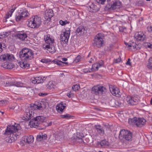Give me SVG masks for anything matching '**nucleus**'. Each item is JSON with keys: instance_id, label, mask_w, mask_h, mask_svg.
Returning a JSON list of instances; mask_svg holds the SVG:
<instances>
[{"instance_id": "1", "label": "nucleus", "mask_w": 152, "mask_h": 152, "mask_svg": "<svg viewBox=\"0 0 152 152\" xmlns=\"http://www.w3.org/2000/svg\"><path fill=\"white\" fill-rule=\"evenodd\" d=\"M20 126L19 124L8 126L5 130L4 134L8 138L6 140L7 142L10 143L14 142L17 138V137L20 134Z\"/></svg>"}, {"instance_id": "2", "label": "nucleus", "mask_w": 152, "mask_h": 152, "mask_svg": "<svg viewBox=\"0 0 152 152\" xmlns=\"http://www.w3.org/2000/svg\"><path fill=\"white\" fill-rule=\"evenodd\" d=\"M44 39L46 44L43 45V48L44 49H47L50 52H54L55 47L52 45L54 42V39L53 37L48 34L44 36Z\"/></svg>"}, {"instance_id": "3", "label": "nucleus", "mask_w": 152, "mask_h": 152, "mask_svg": "<svg viewBox=\"0 0 152 152\" xmlns=\"http://www.w3.org/2000/svg\"><path fill=\"white\" fill-rule=\"evenodd\" d=\"M33 53L31 49L24 48L19 53V57L21 60L29 61L33 58Z\"/></svg>"}, {"instance_id": "4", "label": "nucleus", "mask_w": 152, "mask_h": 152, "mask_svg": "<svg viewBox=\"0 0 152 152\" xmlns=\"http://www.w3.org/2000/svg\"><path fill=\"white\" fill-rule=\"evenodd\" d=\"M146 120L143 118L134 117L129 119L128 123L131 125L136 126L138 127H141L145 126Z\"/></svg>"}, {"instance_id": "5", "label": "nucleus", "mask_w": 152, "mask_h": 152, "mask_svg": "<svg viewBox=\"0 0 152 152\" xmlns=\"http://www.w3.org/2000/svg\"><path fill=\"white\" fill-rule=\"evenodd\" d=\"M132 134L130 131L122 129L121 130L119 134V138L123 141H131L132 140Z\"/></svg>"}, {"instance_id": "6", "label": "nucleus", "mask_w": 152, "mask_h": 152, "mask_svg": "<svg viewBox=\"0 0 152 152\" xmlns=\"http://www.w3.org/2000/svg\"><path fill=\"white\" fill-rule=\"evenodd\" d=\"M104 34L102 33H99L95 37L94 46L100 48L103 46L104 43Z\"/></svg>"}, {"instance_id": "7", "label": "nucleus", "mask_w": 152, "mask_h": 152, "mask_svg": "<svg viewBox=\"0 0 152 152\" xmlns=\"http://www.w3.org/2000/svg\"><path fill=\"white\" fill-rule=\"evenodd\" d=\"M106 92V89L105 87L98 85L93 87L91 90V93L96 95L105 94Z\"/></svg>"}, {"instance_id": "8", "label": "nucleus", "mask_w": 152, "mask_h": 152, "mask_svg": "<svg viewBox=\"0 0 152 152\" xmlns=\"http://www.w3.org/2000/svg\"><path fill=\"white\" fill-rule=\"evenodd\" d=\"M108 2L107 6L114 10L119 9L121 6V2L118 1H115L110 2V0H107Z\"/></svg>"}, {"instance_id": "9", "label": "nucleus", "mask_w": 152, "mask_h": 152, "mask_svg": "<svg viewBox=\"0 0 152 152\" xmlns=\"http://www.w3.org/2000/svg\"><path fill=\"white\" fill-rule=\"evenodd\" d=\"M70 30L69 28H66L65 31L64 32L63 34L61 35V40L62 42L66 43L68 42L69 37Z\"/></svg>"}, {"instance_id": "10", "label": "nucleus", "mask_w": 152, "mask_h": 152, "mask_svg": "<svg viewBox=\"0 0 152 152\" xmlns=\"http://www.w3.org/2000/svg\"><path fill=\"white\" fill-rule=\"evenodd\" d=\"M53 15V11L52 9H50L47 10L44 15V17L45 19V23L48 24L50 21L51 18Z\"/></svg>"}, {"instance_id": "11", "label": "nucleus", "mask_w": 152, "mask_h": 152, "mask_svg": "<svg viewBox=\"0 0 152 152\" xmlns=\"http://www.w3.org/2000/svg\"><path fill=\"white\" fill-rule=\"evenodd\" d=\"M38 16L36 15L31 18L29 19L28 26L32 28H35L37 26V22L38 21Z\"/></svg>"}, {"instance_id": "12", "label": "nucleus", "mask_w": 152, "mask_h": 152, "mask_svg": "<svg viewBox=\"0 0 152 152\" xmlns=\"http://www.w3.org/2000/svg\"><path fill=\"white\" fill-rule=\"evenodd\" d=\"M34 111L30 110L28 108H27L23 116V119L26 121L29 120L34 116Z\"/></svg>"}, {"instance_id": "13", "label": "nucleus", "mask_w": 152, "mask_h": 152, "mask_svg": "<svg viewBox=\"0 0 152 152\" xmlns=\"http://www.w3.org/2000/svg\"><path fill=\"white\" fill-rule=\"evenodd\" d=\"M1 59L3 61H13L15 59L14 56L12 54L7 53L2 55L0 57Z\"/></svg>"}, {"instance_id": "14", "label": "nucleus", "mask_w": 152, "mask_h": 152, "mask_svg": "<svg viewBox=\"0 0 152 152\" xmlns=\"http://www.w3.org/2000/svg\"><path fill=\"white\" fill-rule=\"evenodd\" d=\"M89 8H88V10L89 11L91 12H95L99 11V7L98 4H95L92 3L91 5L89 6Z\"/></svg>"}, {"instance_id": "15", "label": "nucleus", "mask_w": 152, "mask_h": 152, "mask_svg": "<svg viewBox=\"0 0 152 152\" xmlns=\"http://www.w3.org/2000/svg\"><path fill=\"white\" fill-rule=\"evenodd\" d=\"M126 101L128 104L132 105H134L137 104L138 102V100L135 97L127 96L126 97Z\"/></svg>"}, {"instance_id": "16", "label": "nucleus", "mask_w": 152, "mask_h": 152, "mask_svg": "<svg viewBox=\"0 0 152 152\" xmlns=\"http://www.w3.org/2000/svg\"><path fill=\"white\" fill-rule=\"evenodd\" d=\"M29 125L31 127L37 128L38 127V116L32 119L29 122Z\"/></svg>"}, {"instance_id": "17", "label": "nucleus", "mask_w": 152, "mask_h": 152, "mask_svg": "<svg viewBox=\"0 0 152 152\" xmlns=\"http://www.w3.org/2000/svg\"><path fill=\"white\" fill-rule=\"evenodd\" d=\"M103 64V62L102 61L100 63L94 64L92 65L91 71H97L100 67L102 66Z\"/></svg>"}, {"instance_id": "18", "label": "nucleus", "mask_w": 152, "mask_h": 152, "mask_svg": "<svg viewBox=\"0 0 152 152\" xmlns=\"http://www.w3.org/2000/svg\"><path fill=\"white\" fill-rule=\"evenodd\" d=\"M5 86H15L18 87H21L22 86V84L20 82L16 81L14 82H10L6 83L5 84Z\"/></svg>"}, {"instance_id": "19", "label": "nucleus", "mask_w": 152, "mask_h": 152, "mask_svg": "<svg viewBox=\"0 0 152 152\" xmlns=\"http://www.w3.org/2000/svg\"><path fill=\"white\" fill-rule=\"evenodd\" d=\"M17 37L20 40L23 41L28 37V35L26 33L24 32L23 31H21L18 33Z\"/></svg>"}, {"instance_id": "20", "label": "nucleus", "mask_w": 152, "mask_h": 152, "mask_svg": "<svg viewBox=\"0 0 152 152\" xmlns=\"http://www.w3.org/2000/svg\"><path fill=\"white\" fill-rule=\"evenodd\" d=\"M135 36L137 39L140 41L144 40L145 38V35L143 33L141 32L136 33Z\"/></svg>"}, {"instance_id": "21", "label": "nucleus", "mask_w": 152, "mask_h": 152, "mask_svg": "<svg viewBox=\"0 0 152 152\" xmlns=\"http://www.w3.org/2000/svg\"><path fill=\"white\" fill-rule=\"evenodd\" d=\"M18 64L20 66L23 68H27L29 66V64L27 61L21 60L18 63Z\"/></svg>"}, {"instance_id": "22", "label": "nucleus", "mask_w": 152, "mask_h": 152, "mask_svg": "<svg viewBox=\"0 0 152 152\" xmlns=\"http://www.w3.org/2000/svg\"><path fill=\"white\" fill-rule=\"evenodd\" d=\"M18 64L20 66L23 68H27L29 66V64L27 61L21 60L18 63Z\"/></svg>"}, {"instance_id": "23", "label": "nucleus", "mask_w": 152, "mask_h": 152, "mask_svg": "<svg viewBox=\"0 0 152 152\" xmlns=\"http://www.w3.org/2000/svg\"><path fill=\"white\" fill-rule=\"evenodd\" d=\"M65 104L63 102H61L60 104H58L56 106V109L58 112L61 113L64 110L66 107V106L64 105Z\"/></svg>"}, {"instance_id": "24", "label": "nucleus", "mask_w": 152, "mask_h": 152, "mask_svg": "<svg viewBox=\"0 0 152 152\" xmlns=\"http://www.w3.org/2000/svg\"><path fill=\"white\" fill-rule=\"evenodd\" d=\"M86 31L85 30L84 27L83 26H80L77 28L76 33V34L81 35L86 33Z\"/></svg>"}, {"instance_id": "25", "label": "nucleus", "mask_w": 152, "mask_h": 152, "mask_svg": "<svg viewBox=\"0 0 152 152\" xmlns=\"http://www.w3.org/2000/svg\"><path fill=\"white\" fill-rule=\"evenodd\" d=\"M110 89L111 93L114 96L118 97H119L120 96V92L118 89L116 90L115 88H110Z\"/></svg>"}, {"instance_id": "26", "label": "nucleus", "mask_w": 152, "mask_h": 152, "mask_svg": "<svg viewBox=\"0 0 152 152\" xmlns=\"http://www.w3.org/2000/svg\"><path fill=\"white\" fill-rule=\"evenodd\" d=\"M95 127L97 132L101 135H103L104 133V132L102 127L101 125H95Z\"/></svg>"}, {"instance_id": "27", "label": "nucleus", "mask_w": 152, "mask_h": 152, "mask_svg": "<svg viewBox=\"0 0 152 152\" xmlns=\"http://www.w3.org/2000/svg\"><path fill=\"white\" fill-rule=\"evenodd\" d=\"M55 86V82L53 81L49 82L46 86L47 88L50 90L54 88Z\"/></svg>"}, {"instance_id": "28", "label": "nucleus", "mask_w": 152, "mask_h": 152, "mask_svg": "<svg viewBox=\"0 0 152 152\" xmlns=\"http://www.w3.org/2000/svg\"><path fill=\"white\" fill-rule=\"evenodd\" d=\"M20 15L22 16V18L24 19L25 18L28 17L29 15V13L26 10H20L19 11Z\"/></svg>"}, {"instance_id": "29", "label": "nucleus", "mask_w": 152, "mask_h": 152, "mask_svg": "<svg viewBox=\"0 0 152 152\" xmlns=\"http://www.w3.org/2000/svg\"><path fill=\"white\" fill-rule=\"evenodd\" d=\"M34 141V138L32 135H30L29 136H26L25 138V141L28 143H32Z\"/></svg>"}, {"instance_id": "30", "label": "nucleus", "mask_w": 152, "mask_h": 152, "mask_svg": "<svg viewBox=\"0 0 152 152\" xmlns=\"http://www.w3.org/2000/svg\"><path fill=\"white\" fill-rule=\"evenodd\" d=\"M45 107V103L42 101H39V110H43Z\"/></svg>"}, {"instance_id": "31", "label": "nucleus", "mask_w": 152, "mask_h": 152, "mask_svg": "<svg viewBox=\"0 0 152 152\" xmlns=\"http://www.w3.org/2000/svg\"><path fill=\"white\" fill-rule=\"evenodd\" d=\"M100 145L102 147H105L109 146V143L106 140H104L101 141Z\"/></svg>"}, {"instance_id": "32", "label": "nucleus", "mask_w": 152, "mask_h": 152, "mask_svg": "<svg viewBox=\"0 0 152 152\" xmlns=\"http://www.w3.org/2000/svg\"><path fill=\"white\" fill-rule=\"evenodd\" d=\"M47 138V135L45 134H43L42 132L39 133V140H46Z\"/></svg>"}, {"instance_id": "33", "label": "nucleus", "mask_w": 152, "mask_h": 152, "mask_svg": "<svg viewBox=\"0 0 152 152\" xmlns=\"http://www.w3.org/2000/svg\"><path fill=\"white\" fill-rule=\"evenodd\" d=\"M37 103L38 102H37ZM30 110H36L38 109V104H34L32 106H30L28 107Z\"/></svg>"}, {"instance_id": "34", "label": "nucleus", "mask_w": 152, "mask_h": 152, "mask_svg": "<svg viewBox=\"0 0 152 152\" xmlns=\"http://www.w3.org/2000/svg\"><path fill=\"white\" fill-rule=\"evenodd\" d=\"M15 66V65L12 63H6L4 65V67L9 69H12Z\"/></svg>"}, {"instance_id": "35", "label": "nucleus", "mask_w": 152, "mask_h": 152, "mask_svg": "<svg viewBox=\"0 0 152 152\" xmlns=\"http://www.w3.org/2000/svg\"><path fill=\"white\" fill-rule=\"evenodd\" d=\"M147 66L149 69L152 70V57H151L149 59L148 62Z\"/></svg>"}, {"instance_id": "36", "label": "nucleus", "mask_w": 152, "mask_h": 152, "mask_svg": "<svg viewBox=\"0 0 152 152\" xmlns=\"http://www.w3.org/2000/svg\"><path fill=\"white\" fill-rule=\"evenodd\" d=\"M15 18L17 21H19L23 19L22 16L20 14L19 11L16 14Z\"/></svg>"}, {"instance_id": "37", "label": "nucleus", "mask_w": 152, "mask_h": 152, "mask_svg": "<svg viewBox=\"0 0 152 152\" xmlns=\"http://www.w3.org/2000/svg\"><path fill=\"white\" fill-rule=\"evenodd\" d=\"M46 121L45 117L43 116H39V124L40 123H44Z\"/></svg>"}, {"instance_id": "38", "label": "nucleus", "mask_w": 152, "mask_h": 152, "mask_svg": "<svg viewBox=\"0 0 152 152\" xmlns=\"http://www.w3.org/2000/svg\"><path fill=\"white\" fill-rule=\"evenodd\" d=\"M47 77L40 76L39 77V84L42 83L45 81Z\"/></svg>"}, {"instance_id": "39", "label": "nucleus", "mask_w": 152, "mask_h": 152, "mask_svg": "<svg viewBox=\"0 0 152 152\" xmlns=\"http://www.w3.org/2000/svg\"><path fill=\"white\" fill-rule=\"evenodd\" d=\"M79 135H83V134L80 133H79V134H77V136L76 140H78V142H83V140L82 139V136L81 135L80 137H79L78 136Z\"/></svg>"}, {"instance_id": "40", "label": "nucleus", "mask_w": 152, "mask_h": 152, "mask_svg": "<svg viewBox=\"0 0 152 152\" xmlns=\"http://www.w3.org/2000/svg\"><path fill=\"white\" fill-rule=\"evenodd\" d=\"M53 62H54V64H58V65H61V64L62 63H64L65 64H67L68 63L67 62H63L61 61H59L58 60H54L53 61Z\"/></svg>"}, {"instance_id": "41", "label": "nucleus", "mask_w": 152, "mask_h": 152, "mask_svg": "<svg viewBox=\"0 0 152 152\" xmlns=\"http://www.w3.org/2000/svg\"><path fill=\"white\" fill-rule=\"evenodd\" d=\"M15 8H12V9L11 11L9 12L6 15V18H9V17H11V15L12 14V13H13L14 11L15 10Z\"/></svg>"}, {"instance_id": "42", "label": "nucleus", "mask_w": 152, "mask_h": 152, "mask_svg": "<svg viewBox=\"0 0 152 152\" xmlns=\"http://www.w3.org/2000/svg\"><path fill=\"white\" fill-rule=\"evenodd\" d=\"M137 45L134 42H130V45H129V46L128 47L129 48H130L132 47L134 49H136L137 48Z\"/></svg>"}, {"instance_id": "43", "label": "nucleus", "mask_w": 152, "mask_h": 152, "mask_svg": "<svg viewBox=\"0 0 152 152\" xmlns=\"http://www.w3.org/2000/svg\"><path fill=\"white\" fill-rule=\"evenodd\" d=\"M80 88L79 85L77 84H75L73 85L72 87V89L74 91H77Z\"/></svg>"}, {"instance_id": "44", "label": "nucleus", "mask_w": 152, "mask_h": 152, "mask_svg": "<svg viewBox=\"0 0 152 152\" xmlns=\"http://www.w3.org/2000/svg\"><path fill=\"white\" fill-rule=\"evenodd\" d=\"M38 77H32L31 79V81L33 83L35 84L37 83V80H38Z\"/></svg>"}, {"instance_id": "45", "label": "nucleus", "mask_w": 152, "mask_h": 152, "mask_svg": "<svg viewBox=\"0 0 152 152\" xmlns=\"http://www.w3.org/2000/svg\"><path fill=\"white\" fill-rule=\"evenodd\" d=\"M60 117L62 118L68 119L70 118L71 117V116L69 114H66L64 115H61Z\"/></svg>"}, {"instance_id": "46", "label": "nucleus", "mask_w": 152, "mask_h": 152, "mask_svg": "<svg viewBox=\"0 0 152 152\" xmlns=\"http://www.w3.org/2000/svg\"><path fill=\"white\" fill-rule=\"evenodd\" d=\"M59 23L60 25L63 26L69 23V21H67L66 20L64 21L61 20L59 21Z\"/></svg>"}, {"instance_id": "47", "label": "nucleus", "mask_w": 152, "mask_h": 152, "mask_svg": "<svg viewBox=\"0 0 152 152\" xmlns=\"http://www.w3.org/2000/svg\"><path fill=\"white\" fill-rule=\"evenodd\" d=\"M7 104L6 101L2 100L0 101V106H5Z\"/></svg>"}, {"instance_id": "48", "label": "nucleus", "mask_w": 152, "mask_h": 152, "mask_svg": "<svg viewBox=\"0 0 152 152\" xmlns=\"http://www.w3.org/2000/svg\"><path fill=\"white\" fill-rule=\"evenodd\" d=\"M50 61V60L49 59H42L40 61L42 62L43 63H47L48 62H49Z\"/></svg>"}, {"instance_id": "49", "label": "nucleus", "mask_w": 152, "mask_h": 152, "mask_svg": "<svg viewBox=\"0 0 152 152\" xmlns=\"http://www.w3.org/2000/svg\"><path fill=\"white\" fill-rule=\"evenodd\" d=\"M83 71L85 73H87L88 72H90L91 71V69L88 68L84 69H83Z\"/></svg>"}, {"instance_id": "50", "label": "nucleus", "mask_w": 152, "mask_h": 152, "mask_svg": "<svg viewBox=\"0 0 152 152\" xmlns=\"http://www.w3.org/2000/svg\"><path fill=\"white\" fill-rule=\"evenodd\" d=\"M80 58L81 56H80L78 55L77 56L75 60V61L76 62H79L80 60Z\"/></svg>"}, {"instance_id": "51", "label": "nucleus", "mask_w": 152, "mask_h": 152, "mask_svg": "<svg viewBox=\"0 0 152 152\" xmlns=\"http://www.w3.org/2000/svg\"><path fill=\"white\" fill-rule=\"evenodd\" d=\"M97 2L99 4H103L106 0H96Z\"/></svg>"}, {"instance_id": "52", "label": "nucleus", "mask_w": 152, "mask_h": 152, "mask_svg": "<svg viewBox=\"0 0 152 152\" xmlns=\"http://www.w3.org/2000/svg\"><path fill=\"white\" fill-rule=\"evenodd\" d=\"M146 46L148 48H152V42L147 43Z\"/></svg>"}, {"instance_id": "53", "label": "nucleus", "mask_w": 152, "mask_h": 152, "mask_svg": "<svg viewBox=\"0 0 152 152\" xmlns=\"http://www.w3.org/2000/svg\"><path fill=\"white\" fill-rule=\"evenodd\" d=\"M10 34V32H3V33H2V34H4V37H7L8 35Z\"/></svg>"}, {"instance_id": "54", "label": "nucleus", "mask_w": 152, "mask_h": 152, "mask_svg": "<svg viewBox=\"0 0 152 152\" xmlns=\"http://www.w3.org/2000/svg\"><path fill=\"white\" fill-rule=\"evenodd\" d=\"M48 95V94L47 93H39V96H46Z\"/></svg>"}, {"instance_id": "55", "label": "nucleus", "mask_w": 152, "mask_h": 152, "mask_svg": "<svg viewBox=\"0 0 152 152\" xmlns=\"http://www.w3.org/2000/svg\"><path fill=\"white\" fill-rule=\"evenodd\" d=\"M121 61V59L120 57L118 58V59H116L115 61V63H118L120 62Z\"/></svg>"}, {"instance_id": "56", "label": "nucleus", "mask_w": 152, "mask_h": 152, "mask_svg": "<svg viewBox=\"0 0 152 152\" xmlns=\"http://www.w3.org/2000/svg\"><path fill=\"white\" fill-rule=\"evenodd\" d=\"M114 47V46L112 44H110L109 45V50H110Z\"/></svg>"}, {"instance_id": "57", "label": "nucleus", "mask_w": 152, "mask_h": 152, "mask_svg": "<svg viewBox=\"0 0 152 152\" xmlns=\"http://www.w3.org/2000/svg\"><path fill=\"white\" fill-rule=\"evenodd\" d=\"M130 59L129 58L128 59V61L126 63V64L127 65H130L131 64V63L130 62Z\"/></svg>"}, {"instance_id": "58", "label": "nucleus", "mask_w": 152, "mask_h": 152, "mask_svg": "<svg viewBox=\"0 0 152 152\" xmlns=\"http://www.w3.org/2000/svg\"><path fill=\"white\" fill-rule=\"evenodd\" d=\"M147 29L148 31H151L152 32V26L150 27H148L147 28Z\"/></svg>"}, {"instance_id": "59", "label": "nucleus", "mask_w": 152, "mask_h": 152, "mask_svg": "<svg viewBox=\"0 0 152 152\" xmlns=\"http://www.w3.org/2000/svg\"><path fill=\"white\" fill-rule=\"evenodd\" d=\"M2 44L0 43V53L2 51Z\"/></svg>"}, {"instance_id": "60", "label": "nucleus", "mask_w": 152, "mask_h": 152, "mask_svg": "<svg viewBox=\"0 0 152 152\" xmlns=\"http://www.w3.org/2000/svg\"><path fill=\"white\" fill-rule=\"evenodd\" d=\"M62 61H67V58H62L61 59Z\"/></svg>"}, {"instance_id": "61", "label": "nucleus", "mask_w": 152, "mask_h": 152, "mask_svg": "<svg viewBox=\"0 0 152 152\" xmlns=\"http://www.w3.org/2000/svg\"><path fill=\"white\" fill-rule=\"evenodd\" d=\"M130 42H129V43H127V42H124V43L125 44V45L128 47V46H129V45H130Z\"/></svg>"}, {"instance_id": "62", "label": "nucleus", "mask_w": 152, "mask_h": 152, "mask_svg": "<svg viewBox=\"0 0 152 152\" xmlns=\"http://www.w3.org/2000/svg\"><path fill=\"white\" fill-rule=\"evenodd\" d=\"M52 125V122L51 121L50 123H49V124H48V125H47V126H50Z\"/></svg>"}, {"instance_id": "63", "label": "nucleus", "mask_w": 152, "mask_h": 152, "mask_svg": "<svg viewBox=\"0 0 152 152\" xmlns=\"http://www.w3.org/2000/svg\"><path fill=\"white\" fill-rule=\"evenodd\" d=\"M46 127V126H45L44 127H43V128H39L38 129H39V130H42V129H45V128Z\"/></svg>"}, {"instance_id": "64", "label": "nucleus", "mask_w": 152, "mask_h": 152, "mask_svg": "<svg viewBox=\"0 0 152 152\" xmlns=\"http://www.w3.org/2000/svg\"><path fill=\"white\" fill-rule=\"evenodd\" d=\"M67 95L68 96V97L69 98L71 97V94L69 93H67Z\"/></svg>"}]
</instances>
